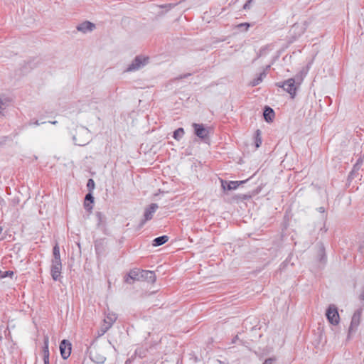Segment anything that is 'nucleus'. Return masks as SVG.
I'll list each match as a JSON object with an SVG mask.
<instances>
[{
    "instance_id": "nucleus-1",
    "label": "nucleus",
    "mask_w": 364,
    "mask_h": 364,
    "mask_svg": "<svg viewBox=\"0 0 364 364\" xmlns=\"http://www.w3.org/2000/svg\"><path fill=\"white\" fill-rule=\"evenodd\" d=\"M304 77L302 73L297 74L294 77L289 78L284 82L277 83V86L282 87L287 92H288L291 98L296 95V90L301 84Z\"/></svg>"
},
{
    "instance_id": "nucleus-2",
    "label": "nucleus",
    "mask_w": 364,
    "mask_h": 364,
    "mask_svg": "<svg viewBox=\"0 0 364 364\" xmlns=\"http://www.w3.org/2000/svg\"><path fill=\"white\" fill-rule=\"evenodd\" d=\"M90 139V133L85 127H80L77 135L73 136V139L76 145L84 146L87 144Z\"/></svg>"
},
{
    "instance_id": "nucleus-3",
    "label": "nucleus",
    "mask_w": 364,
    "mask_h": 364,
    "mask_svg": "<svg viewBox=\"0 0 364 364\" xmlns=\"http://www.w3.org/2000/svg\"><path fill=\"white\" fill-rule=\"evenodd\" d=\"M362 309H357L353 314L351 318L350 324L348 331V338L349 339L355 333L358 328L360 323Z\"/></svg>"
},
{
    "instance_id": "nucleus-4",
    "label": "nucleus",
    "mask_w": 364,
    "mask_h": 364,
    "mask_svg": "<svg viewBox=\"0 0 364 364\" xmlns=\"http://www.w3.org/2000/svg\"><path fill=\"white\" fill-rule=\"evenodd\" d=\"M148 58L144 56H136L134 60L128 65L126 69L127 72H134L143 67H144L148 63Z\"/></svg>"
},
{
    "instance_id": "nucleus-5",
    "label": "nucleus",
    "mask_w": 364,
    "mask_h": 364,
    "mask_svg": "<svg viewBox=\"0 0 364 364\" xmlns=\"http://www.w3.org/2000/svg\"><path fill=\"white\" fill-rule=\"evenodd\" d=\"M90 357L91 360L97 363L102 364L106 360V357L103 353L102 348L92 346L89 349Z\"/></svg>"
},
{
    "instance_id": "nucleus-6",
    "label": "nucleus",
    "mask_w": 364,
    "mask_h": 364,
    "mask_svg": "<svg viewBox=\"0 0 364 364\" xmlns=\"http://www.w3.org/2000/svg\"><path fill=\"white\" fill-rule=\"evenodd\" d=\"M326 316L331 324L338 325L339 323L340 316L337 307L334 304L329 305L326 310Z\"/></svg>"
},
{
    "instance_id": "nucleus-7",
    "label": "nucleus",
    "mask_w": 364,
    "mask_h": 364,
    "mask_svg": "<svg viewBox=\"0 0 364 364\" xmlns=\"http://www.w3.org/2000/svg\"><path fill=\"white\" fill-rule=\"evenodd\" d=\"M117 318V316L115 313L108 312L106 314L105 318L103 321V324L101 327L102 333H106L114 324Z\"/></svg>"
},
{
    "instance_id": "nucleus-8",
    "label": "nucleus",
    "mask_w": 364,
    "mask_h": 364,
    "mask_svg": "<svg viewBox=\"0 0 364 364\" xmlns=\"http://www.w3.org/2000/svg\"><path fill=\"white\" fill-rule=\"evenodd\" d=\"M61 269H62L61 261L52 260L50 272H51L52 278L55 281H58L60 279V278L61 277Z\"/></svg>"
},
{
    "instance_id": "nucleus-9",
    "label": "nucleus",
    "mask_w": 364,
    "mask_h": 364,
    "mask_svg": "<svg viewBox=\"0 0 364 364\" xmlns=\"http://www.w3.org/2000/svg\"><path fill=\"white\" fill-rule=\"evenodd\" d=\"M194 128L195 134L202 139H205L208 137V130L205 127L203 124H193Z\"/></svg>"
},
{
    "instance_id": "nucleus-10",
    "label": "nucleus",
    "mask_w": 364,
    "mask_h": 364,
    "mask_svg": "<svg viewBox=\"0 0 364 364\" xmlns=\"http://www.w3.org/2000/svg\"><path fill=\"white\" fill-rule=\"evenodd\" d=\"M60 350L63 359H67L71 353V344L66 340H63L60 344Z\"/></svg>"
},
{
    "instance_id": "nucleus-11",
    "label": "nucleus",
    "mask_w": 364,
    "mask_h": 364,
    "mask_svg": "<svg viewBox=\"0 0 364 364\" xmlns=\"http://www.w3.org/2000/svg\"><path fill=\"white\" fill-rule=\"evenodd\" d=\"M158 208L159 207L156 203H151L148 208L145 209L144 214V220L142 222V224L148 220H150L153 218V215Z\"/></svg>"
},
{
    "instance_id": "nucleus-12",
    "label": "nucleus",
    "mask_w": 364,
    "mask_h": 364,
    "mask_svg": "<svg viewBox=\"0 0 364 364\" xmlns=\"http://www.w3.org/2000/svg\"><path fill=\"white\" fill-rule=\"evenodd\" d=\"M95 28V25L90 21H84L77 26V30L83 33L92 31Z\"/></svg>"
},
{
    "instance_id": "nucleus-13",
    "label": "nucleus",
    "mask_w": 364,
    "mask_h": 364,
    "mask_svg": "<svg viewBox=\"0 0 364 364\" xmlns=\"http://www.w3.org/2000/svg\"><path fill=\"white\" fill-rule=\"evenodd\" d=\"M245 181H246L226 182L222 180V188L224 191L235 190L237 188L240 184L244 183Z\"/></svg>"
},
{
    "instance_id": "nucleus-14",
    "label": "nucleus",
    "mask_w": 364,
    "mask_h": 364,
    "mask_svg": "<svg viewBox=\"0 0 364 364\" xmlns=\"http://www.w3.org/2000/svg\"><path fill=\"white\" fill-rule=\"evenodd\" d=\"M48 343L49 338L48 336L44 337V346L42 350V356L43 359L44 364H49V350H48Z\"/></svg>"
},
{
    "instance_id": "nucleus-15",
    "label": "nucleus",
    "mask_w": 364,
    "mask_h": 364,
    "mask_svg": "<svg viewBox=\"0 0 364 364\" xmlns=\"http://www.w3.org/2000/svg\"><path fill=\"white\" fill-rule=\"evenodd\" d=\"M141 277V279L146 280V282L150 283L155 282L156 279L154 272L149 270H142Z\"/></svg>"
},
{
    "instance_id": "nucleus-16",
    "label": "nucleus",
    "mask_w": 364,
    "mask_h": 364,
    "mask_svg": "<svg viewBox=\"0 0 364 364\" xmlns=\"http://www.w3.org/2000/svg\"><path fill=\"white\" fill-rule=\"evenodd\" d=\"M141 272L142 270L139 269L131 270L127 277L125 279V282L127 283H131V280H140L141 279Z\"/></svg>"
},
{
    "instance_id": "nucleus-17",
    "label": "nucleus",
    "mask_w": 364,
    "mask_h": 364,
    "mask_svg": "<svg viewBox=\"0 0 364 364\" xmlns=\"http://www.w3.org/2000/svg\"><path fill=\"white\" fill-rule=\"evenodd\" d=\"M263 115L265 121L267 122H270L273 120L274 117V112L271 107H265Z\"/></svg>"
},
{
    "instance_id": "nucleus-18",
    "label": "nucleus",
    "mask_w": 364,
    "mask_h": 364,
    "mask_svg": "<svg viewBox=\"0 0 364 364\" xmlns=\"http://www.w3.org/2000/svg\"><path fill=\"white\" fill-rule=\"evenodd\" d=\"M168 240V237L167 235H163L155 238L153 240L152 245L154 247H158L165 244Z\"/></svg>"
},
{
    "instance_id": "nucleus-19",
    "label": "nucleus",
    "mask_w": 364,
    "mask_h": 364,
    "mask_svg": "<svg viewBox=\"0 0 364 364\" xmlns=\"http://www.w3.org/2000/svg\"><path fill=\"white\" fill-rule=\"evenodd\" d=\"M265 76H266V73H265V72L264 71V72L261 73L259 75V76H258L257 77H256V78H255L254 80H252L250 82V85L252 87H255V86H256V85H259V83H261V82H262L263 77H265Z\"/></svg>"
},
{
    "instance_id": "nucleus-20",
    "label": "nucleus",
    "mask_w": 364,
    "mask_h": 364,
    "mask_svg": "<svg viewBox=\"0 0 364 364\" xmlns=\"http://www.w3.org/2000/svg\"><path fill=\"white\" fill-rule=\"evenodd\" d=\"M9 102L10 100L8 97H0V114H1V111L9 105Z\"/></svg>"
},
{
    "instance_id": "nucleus-21",
    "label": "nucleus",
    "mask_w": 364,
    "mask_h": 364,
    "mask_svg": "<svg viewBox=\"0 0 364 364\" xmlns=\"http://www.w3.org/2000/svg\"><path fill=\"white\" fill-rule=\"evenodd\" d=\"M318 255L320 256V262L324 263L326 261L325 249L321 244L318 245Z\"/></svg>"
},
{
    "instance_id": "nucleus-22",
    "label": "nucleus",
    "mask_w": 364,
    "mask_h": 364,
    "mask_svg": "<svg viewBox=\"0 0 364 364\" xmlns=\"http://www.w3.org/2000/svg\"><path fill=\"white\" fill-rule=\"evenodd\" d=\"M53 254V258L52 259V260L61 261L60 255V248L58 245H55L54 246Z\"/></svg>"
},
{
    "instance_id": "nucleus-23",
    "label": "nucleus",
    "mask_w": 364,
    "mask_h": 364,
    "mask_svg": "<svg viewBox=\"0 0 364 364\" xmlns=\"http://www.w3.org/2000/svg\"><path fill=\"white\" fill-rule=\"evenodd\" d=\"M184 135V130L183 128H178L173 132V138L176 140H180Z\"/></svg>"
},
{
    "instance_id": "nucleus-24",
    "label": "nucleus",
    "mask_w": 364,
    "mask_h": 364,
    "mask_svg": "<svg viewBox=\"0 0 364 364\" xmlns=\"http://www.w3.org/2000/svg\"><path fill=\"white\" fill-rule=\"evenodd\" d=\"M297 30H299V35H300L301 33H304V28L302 26H300L299 24H294L291 27V32L294 33Z\"/></svg>"
},
{
    "instance_id": "nucleus-25",
    "label": "nucleus",
    "mask_w": 364,
    "mask_h": 364,
    "mask_svg": "<svg viewBox=\"0 0 364 364\" xmlns=\"http://www.w3.org/2000/svg\"><path fill=\"white\" fill-rule=\"evenodd\" d=\"M13 275H14V272L13 271H10V270H8V271H0V277L1 278H5L6 277H11Z\"/></svg>"
},
{
    "instance_id": "nucleus-26",
    "label": "nucleus",
    "mask_w": 364,
    "mask_h": 364,
    "mask_svg": "<svg viewBox=\"0 0 364 364\" xmlns=\"http://www.w3.org/2000/svg\"><path fill=\"white\" fill-rule=\"evenodd\" d=\"M39 63V60L38 58H35L33 62H27L26 67H28L31 69L36 68Z\"/></svg>"
},
{
    "instance_id": "nucleus-27",
    "label": "nucleus",
    "mask_w": 364,
    "mask_h": 364,
    "mask_svg": "<svg viewBox=\"0 0 364 364\" xmlns=\"http://www.w3.org/2000/svg\"><path fill=\"white\" fill-rule=\"evenodd\" d=\"M360 168V166L357 165L356 164L353 166V168L352 171L350 173L349 178L350 179H353L355 175V173L358 172V171Z\"/></svg>"
},
{
    "instance_id": "nucleus-28",
    "label": "nucleus",
    "mask_w": 364,
    "mask_h": 364,
    "mask_svg": "<svg viewBox=\"0 0 364 364\" xmlns=\"http://www.w3.org/2000/svg\"><path fill=\"white\" fill-rule=\"evenodd\" d=\"M257 136H256V147L258 148L262 144V139L259 137L260 135V131L259 129L256 132Z\"/></svg>"
},
{
    "instance_id": "nucleus-29",
    "label": "nucleus",
    "mask_w": 364,
    "mask_h": 364,
    "mask_svg": "<svg viewBox=\"0 0 364 364\" xmlns=\"http://www.w3.org/2000/svg\"><path fill=\"white\" fill-rule=\"evenodd\" d=\"M85 201L90 202V203H92L94 201V197L92 195L89 193L85 196Z\"/></svg>"
},
{
    "instance_id": "nucleus-30",
    "label": "nucleus",
    "mask_w": 364,
    "mask_h": 364,
    "mask_svg": "<svg viewBox=\"0 0 364 364\" xmlns=\"http://www.w3.org/2000/svg\"><path fill=\"white\" fill-rule=\"evenodd\" d=\"M250 23H242L237 25L238 28H244L245 31H247L250 27Z\"/></svg>"
},
{
    "instance_id": "nucleus-31",
    "label": "nucleus",
    "mask_w": 364,
    "mask_h": 364,
    "mask_svg": "<svg viewBox=\"0 0 364 364\" xmlns=\"http://www.w3.org/2000/svg\"><path fill=\"white\" fill-rule=\"evenodd\" d=\"M87 186L89 189H92L95 187V182L92 179H89L87 181Z\"/></svg>"
},
{
    "instance_id": "nucleus-32",
    "label": "nucleus",
    "mask_w": 364,
    "mask_h": 364,
    "mask_svg": "<svg viewBox=\"0 0 364 364\" xmlns=\"http://www.w3.org/2000/svg\"><path fill=\"white\" fill-rule=\"evenodd\" d=\"M254 0H248L243 6V9L245 10H247L250 9L251 4Z\"/></svg>"
},
{
    "instance_id": "nucleus-33",
    "label": "nucleus",
    "mask_w": 364,
    "mask_h": 364,
    "mask_svg": "<svg viewBox=\"0 0 364 364\" xmlns=\"http://www.w3.org/2000/svg\"><path fill=\"white\" fill-rule=\"evenodd\" d=\"M91 204L92 203H90V202L85 201V203H84L85 208L87 209V210H92V205Z\"/></svg>"
},
{
    "instance_id": "nucleus-34",
    "label": "nucleus",
    "mask_w": 364,
    "mask_h": 364,
    "mask_svg": "<svg viewBox=\"0 0 364 364\" xmlns=\"http://www.w3.org/2000/svg\"><path fill=\"white\" fill-rule=\"evenodd\" d=\"M45 123H46V122H39L38 120H35V121H33H33H31V122H29V124H30V125H33H33H36V126H38V125H40V124H45Z\"/></svg>"
},
{
    "instance_id": "nucleus-35",
    "label": "nucleus",
    "mask_w": 364,
    "mask_h": 364,
    "mask_svg": "<svg viewBox=\"0 0 364 364\" xmlns=\"http://www.w3.org/2000/svg\"><path fill=\"white\" fill-rule=\"evenodd\" d=\"M363 158H362V157H360V158L358 159V161H357V162H356L355 164H356L357 165H358L359 166H360V167H361V165L363 164Z\"/></svg>"
},
{
    "instance_id": "nucleus-36",
    "label": "nucleus",
    "mask_w": 364,
    "mask_h": 364,
    "mask_svg": "<svg viewBox=\"0 0 364 364\" xmlns=\"http://www.w3.org/2000/svg\"><path fill=\"white\" fill-rule=\"evenodd\" d=\"M273 363V359L272 358H268V359H266L264 360V362L263 363V364H272Z\"/></svg>"
},
{
    "instance_id": "nucleus-37",
    "label": "nucleus",
    "mask_w": 364,
    "mask_h": 364,
    "mask_svg": "<svg viewBox=\"0 0 364 364\" xmlns=\"http://www.w3.org/2000/svg\"><path fill=\"white\" fill-rule=\"evenodd\" d=\"M318 212L323 213L325 212V208L323 207H320L318 209Z\"/></svg>"
},
{
    "instance_id": "nucleus-38",
    "label": "nucleus",
    "mask_w": 364,
    "mask_h": 364,
    "mask_svg": "<svg viewBox=\"0 0 364 364\" xmlns=\"http://www.w3.org/2000/svg\"><path fill=\"white\" fill-rule=\"evenodd\" d=\"M48 122L52 124H56L58 123L57 121H49Z\"/></svg>"
},
{
    "instance_id": "nucleus-39",
    "label": "nucleus",
    "mask_w": 364,
    "mask_h": 364,
    "mask_svg": "<svg viewBox=\"0 0 364 364\" xmlns=\"http://www.w3.org/2000/svg\"><path fill=\"white\" fill-rule=\"evenodd\" d=\"M1 232H2V228L0 226V235L1 234Z\"/></svg>"
}]
</instances>
